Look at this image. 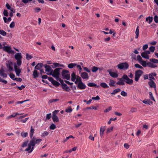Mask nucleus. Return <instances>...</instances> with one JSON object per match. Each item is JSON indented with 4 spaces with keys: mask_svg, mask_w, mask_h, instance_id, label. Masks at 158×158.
<instances>
[{
    "mask_svg": "<svg viewBox=\"0 0 158 158\" xmlns=\"http://www.w3.org/2000/svg\"><path fill=\"white\" fill-rule=\"evenodd\" d=\"M42 141L41 139H37L35 137H33L28 143L27 148L25 149V151H27L29 153H31L34 150L35 145L39 144Z\"/></svg>",
    "mask_w": 158,
    "mask_h": 158,
    "instance_id": "nucleus-1",
    "label": "nucleus"
},
{
    "mask_svg": "<svg viewBox=\"0 0 158 158\" xmlns=\"http://www.w3.org/2000/svg\"><path fill=\"white\" fill-rule=\"evenodd\" d=\"M62 69L61 68H57L53 71L52 74H51L53 77L56 78L57 80L60 81L61 79L59 78L60 75V71Z\"/></svg>",
    "mask_w": 158,
    "mask_h": 158,
    "instance_id": "nucleus-2",
    "label": "nucleus"
},
{
    "mask_svg": "<svg viewBox=\"0 0 158 158\" xmlns=\"http://www.w3.org/2000/svg\"><path fill=\"white\" fill-rule=\"evenodd\" d=\"M123 80H124L125 81H124L125 82L129 85H131L133 83V81L132 79H129L127 75H124L122 77L119 79V81H123Z\"/></svg>",
    "mask_w": 158,
    "mask_h": 158,
    "instance_id": "nucleus-3",
    "label": "nucleus"
},
{
    "mask_svg": "<svg viewBox=\"0 0 158 158\" xmlns=\"http://www.w3.org/2000/svg\"><path fill=\"white\" fill-rule=\"evenodd\" d=\"M15 58L17 60V63L18 66L22 64L21 60L22 58L21 53H17L15 56Z\"/></svg>",
    "mask_w": 158,
    "mask_h": 158,
    "instance_id": "nucleus-4",
    "label": "nucleus"
},
{
    "mask_svg": "<svg viewBox=\"0 0 158 158\" xmlns=\"http://www.w3.org/2000/svg\"><path fill=\"white\" fill-rule=\"evenodd\" d=\"M61 75L64 79L67 80H70V77L68 71L66 70H63L61 73Z\"/></svg>",
    "mask_w": 158,
    "mask_h": 158,
    "instance_id": "nucleus-5",
    "label": "nucleus"
},
{
    "mask_svg": "<svg viewBox=\"0 0 158 158\" xmlns=\"http://www.w3.org/2000/svg\"><path fill=\"white\" fill-rule=\"evenodd\" d=\"M118 68L120 69H127L128 68L129 65L127 63H124L118 64L117 65Z\"/></svg>",
    "mask_w": 158,
    "mask_h": 158,
    "instance_id": "nucleus-6",
    "label": "nucleus"
},
{
    "mask_svg": "<svg viewBox=\"0 0 158 158\" xmlns=\"http://www.w3.org/2000/svg\"><path fill=\"white\" fill-rule=\"evenodd\" d=\"M44 68H45V71L46 74L48 75H51L53 72V70L50 66L45 64L44 65Z\"/></svg>",
    "mask_w": 158,
    "mask_h": 158,
    "instance_id": "nucleus-7",
    "label": "nucleus"
},
{
    "mask_svg": "<svg viewBox=\"0 0 158 158\" xmlns=\"http://www.w3.org/2000/svg\"><path fill=\"white\" fill-rule=\"evenodd\" d=\"M58 111V110H55L52 113V118L54 122H57L59 121L58 117L56 115V114L57 113Z\"/></svg>",
    "mask_w": 158,
    "mask_h": 158,
    "instance_id": "nucleus-8",
    "label": "nucleus"
},
{
    "mask_svg": "<svg viewBox=\"0 0 158 158\" xmlns=\"http://www.w3.org/2000/svg\"><path fill=\"white\" fill-rule=\"evenodd\" d=\"M18 65L15 64L14 65L15 71V72L16 76L18 77H19L20 76V74L21 72L22 68H20L19 67Z\"/></svg>",
    "mask_w": 158,
    "mask_h": 158,
    "instance_id": "nucleus-9",
    "label": "nucleus"
},
{
    "mask_svg": "<svg viewBox=\"0 0 158 158\" xmlns=\"http://www.w3.org/2000/svg\"><path fill=\"white\" fill-rule=\"evenodd\" d=\"M6 67L10 71H13V63L10 61H8L6 63Z\"/></svg>",
    "mask_w": 158,
    "mask_h": 158,
    "instance_id": "nucleus-10",
    "label": "nucleus"
},
{
    "mask_svg": "<svg viewBox=\"0 0 158 158\" xmlns=\"http://www.w3.org/2000/svg\"><path fill=\"white\" fill-rule=\"evenodd\" d=\"M48 79L55 86H58L60 85V83L57 81L54 80L52 77H48Z\"/></svg>",
    "mask_w": 158,
    "mask_h": 158,
    "instance_id": "nucleus-11",
    "label": "nucleus"
},
{
    "mask_svg": "<svg viewBox=\"0 0 158 158\" xmlns=\"http://www.w3.org/2000/svg\"><path fill=\"white\" fill-rule=\"evenodd\" d=\"M150 52L149 51H146L143 52L141 54V56L143 58L146 59H149V56L148 55L150 54Z\"/></svg>",
    "mask_w": 158,
    "mask_h": 158,
    "instance_id": "nucleus-12",
    "label": "nucleus"
},
{
    "mask_svg": "<svg viewBox=\"0 0 158 158\" xmlns=\"http://www.w3.org/2000/svg\"><path fill=\"white\" fill-rule=\"evenodd\" d=\"M3 49L4 51L9 53L13 54L15 53L14 51L11 50L10 47L4 46L3 47Z\"/></svg>",
    "mask_w": 158,
    "mask_h": 158,
    "instance_id": "nucleus-13",
    "label": "nucleus"
},
{
    "mask_svg": "<svg viewBox=\"0 0 158 158\" xmlns=\"http://www.w3.org/2000/svg\"><path fill=\"white\" fill-rule=\"evenodd\" d=\"M139 63L144 67L148 66V63H146L145 61H143L142 58L139 55Z\"/></svg>",
    "mask_w": 158,
    "mask_h": 158,
    "instance_id": "nucleus-14",
    "label": "nucleus"
},
{
    "mask_svg": "<svg viewBox=\"0 0 158 158\" xmlns=\"http://www.w3.org/2000/svg\"><path fill=\"white\" fill-rule=\"evenodd\" d=\"M85 85L83 83L82 81L81 82L78 83L77 84V88L80 89H83L86 88Z\"/></svg>",
    "mask_w": 158,
    "mask_h": 158,
    "instance_id": "nucleus-15",
    "label": "nucleus"
},
{
    "mask_svg": "<svg viewBox=\"0 0 158 158\" xmlns=\"http://www.w3.org/2000/svg\"><path fill=\"white\" fill-rule=\"evenodd\" d=\"M107 71L109 73L110 76L113 77L117 78L118 77V75L117 73L111 72V70L110 69L107 70Z\"/></svg>",
    "mask_w": 158,
    "mask_h": 158,
    "instance_id": "nucleus-16",
    "label": "nucleus"
},
{
    "mask_svg": "<svg viewBox=\"0 0 158 158\" xmlns=\"http://www.w3.org/2000/svg\"><path fill=\"white\" fill-rule=\"evenodd\" d=\"M148 84L151 88H154L155 91H156V83L153 81H149L148 82Z\"/></svg>",
    "mask_w": 158,
    "mask_h": 158,
    "instance_id": "nucleus-17",
    "label": "nucleus"
},
{
    "mask_svg": "<svg viewBox=\"0 0 158 158\" xmlns=\"http://www.w3.org/2000/svg\"><path fill=\"white\" fill-rule=\"evenodd\" d=\"M81 76L83 79L87 80L89 78L88 74L85 72L81 73Z\"/></svg>",
    "mask_w": 158,
    "mask_h": 158,
    "instance_id": "nucleus-18",
    "label": "nucleus"
},
{
    "mask_svg": "<svg viewBox=\"0 0 158 158\" xmlns=\"http://www.w3.org/2000/svg\"><path fill=\"white\" fill-rule=\"evenodd\" d=\"M105 127H101L100 129V136L101 138H102L104 131H105L106 129Z\"/></svg>",
    "mask_w": 158,
    "mask_h": 158,
    "instance_id": "nucleus-19",
    "label": "nucleus"
},
{
    "mask_svg": "<svg viewBox=\"0 0 158 158\" xmlns=\"http://www.w3.org/2000/svg\"><path fill=\"white\" fill-rule=\"evenodd\" d=\"M0 76L3 78H6L7 77V74L4 73V71L3 69H1L0 70Z\"/></svg>",
    "mask_w": 158,
    "mask_h": 158,
    "instance_id": "nucleus-20",
    "label": "nucleus"
},
{
    "mask_svg": "<svg viewBox=\"0 0 158 158\" xmlns=\"http://www.w3.org/2000/svg\"><path fill=\"white\" fill-rule=\"evenodd\" d=\"M148 66L152 68H154L157 67V65L152 62L150 61L148 62Z\"/></svg>",
    "mask_w": 158,
    "mask_h": 158,
    "instance_id": "nucleus-21",
    "label": "nucleus"
},
{
    "mask_svg": "<svg viewBox=\"0 0 158 158\" xmlns=\"http://www.w3.org/2000/svg\"><path fill=\"white\" fill-rule=\"evenodd\" d=\"M143 102L146 104L149 105H151L153 103V102L151 101L149 99H145L143 101Z\"/></svg>",
    "mask_w": 158,
    "mask_h": 158,
    "instance_id": "nucleus-22",
    "label": "nucleus"
},
{
    "mask_svg": "<svg viewBox=\"0 0 158 158\" xmlns=\"http://www.w3.org/2000/svg\"><path fill=\"white\" fill-rule=\"evenodd\" d=\"M39 73H38L37 71L35 69L33 72V76L34 78L38 77L39 75Z\"/></svg>",
    "mask_w": 158,
    "mask_h": 158,
    "instance_id": "nucleus-23",
    "label": "nucleus"
},
{
    "mask_svg": "<svg viewBox=\"0 0 158 158\" xmlns=\"http://www.w3.org/2000/svg\"><path fill=\"white\" fill-rule=\"evenodd\" d=\"M77 76L75 73H73L71 74V80L73 81H74L76 79Z\"/></svg>",
    "mask_w": 158,
    "mask_h": 158,
    "instance_id": "nucleus-24",
    "label": "nucleus"
},
{
    "mask_svg": "<svg viewBox=\"0 0 158 158\" xmlns=\"http://www.w3.org/2000/svg\"><path fill=\"white\" fill-rule=\"evenodd\" d=\"M53 64L54 65V67H52L53 68H55L57 67H64V65L63 64H59L57 63H53Z\"/></svg>",
    "mask_w": 158,
    "mask_h": 158,
    "instance_id": "nucleus-25",
    "label": "nucleus"
},
{
    "mask_svg": "<svg viewBox=\"0 0 158 158\" xmlns=\"http://www.w3.org/2000/svg\"><path fill=\"white\" fill-rule=\"evenodd\" d=\"M75 80H76L74 81L75 83L76 84H78V83L81 82L82 81L81 77L78 76H77Z\"/></svg>",
    "mask_w": 158,
    "mask_h": 158,
    "instance_id": "nucleus-26",
    "label": "nucleus"
},
{
    "mask_svg": "<svg viewBox=\"0 0 158 158\" xmlns=\"http://www.w3.org/2000/svg\"><path fill=\"white\" fill-rule=\"evenodd\" d=\"M43 64L41 63H39L35 66V69H36L40 70V69L42 67Z\"/></svg>",
    "mask_w": 158,
    "mask_h": 158,
    "instance_id": "nucleus-27",
    "label": "nucleus"
},
{
    "mask_svg": "<svg viewBox=\"0 0 158 158\" xmlns=\"http://www.w3.org/2000/svg\"><path fill=\"white\" fill-rule=\"evenodd\" d=\"M115 82V81L114 80H110V82L109 83V85L110 86H114V84Z\"/></svg>",
    "mask_w": 158,
    "mask_h": 158,
    "instance_id": "nucleus-28",
    "label": "nucleus"
},
{
    "mask_svg": "<svg viewBox=\"0 0 158 158\" xmlns=\"http://www.w3.org/2000/svg\"><path fill=\"white\" fill-rule=\"evenodd\" d=\"M87 85L89 87H98V86H97L96 84L93 82L89 83Z\"/></svg>",
    "mask_w": 158,
    "mask_h": 158,
    "instance_id": "nucleus-29",
    "label": "nucleus"
},
{
    "mask_svg": "<svg viewBox=\"0 0 158 158\" xmlns=\"http://www.w3.org/2000/svg\"><path fill=\"white\" fill-rule=\"evenodd\" d=\"M153 20V18L151 16H149L146 18V21H148V23L150 24L152 22Z\"/></svg>",
    "mask_w": 158,
    "mask_h": 158,
    "instance_id": "nucleus-30",
    "label": "nucleus"
},
{
    "mask_svg": "<svg viewBox=\"0 0 158 158\" xmlns=\"http://www.w3.org/2000/svg\"><path fill=\"white\" fill-rule=\"evenodd\" d=\"M34 132V129L32 128V127L31 126L30 133V135L31 138H32L33 137V135Z\"/></svg>",
    "mask_w": 158,
    "mask_h": 158,
    "instance_id": "nucleus-31",
    "label": "nucleus"
},
{
    "mask_svg": "<svg viewBox=\"0 0 158 158\" xmlns=\"http://www.w3.org/2000/svg\"><path fill=\"white\" fill-rule=\"evenodd\" d=\"M63 88L66 91L69 92L70 90V89L67 86V85L65 84H64V86Z\"/></svg>",
    "mask_w": 158,
    "mask_h": 158,
    "instance_id": "nucleus-32",
    "label": "nucleus"
},
{
    "mask_svg": "<svg viewBox=\"0 0 158 158\" xmlns=\"http://www.w3.org/2000/svg\"><path fill=\"white\" fill-rule=\"evenodd\" d=\"M100 85L104 88H106L109 87L105 83H100Z\"/></svg>",
    "mask_w": 158,
    "mask_h": 158,
    "instance_id": "nucleus-33",
    "label": "nucleus"
},
{
    "mask_svg": "<svg viewBox=\"0 0 158 158\" xmlns=\"http://www.w3.org/2000/svg\"><path fill=\"white\" fill-rule=\"evenodd\" d=\"M149 95L150 98L152 100L155 102V100L151 92H149Z\"/></svg>",
    "mask_w": 158,
    "mask_h": 158,
    "instance_id": "nucleus-34",
    "label": "nucleus"
},
{
    "mask_svg": "<svg viewBox=\"0 0 158 158\" xmlns=\"http://www.w3.org/2000/svg\"><path fill=\"white\" fill-rule=\"evenodd\" d=\"M135 80L136 81H138V70H136L135 73Z\"/></svg>",
    "mask_w": 158,
    "mask_h": 158,
    "instance_id": "nucleus-35",
    "label": "nucleus"
},
{
    "mask_svg": "<svg viewBox=\"0 0 158 158\" xmlns=\"http://www.w3.org/2000/svg\"><path fill=\"white\" fill-rule=\"evenodd\" d=\"M77 64L75 63H70L68 64V67L70 69H72Z\"/></svg>",
    "mask_w": 158,
    "mask_h": 158,
    "instance_id": "nucleus-36",
    "label": "nucleus"
},
{
    "mask_svg": "<svg viewBox=\"0 0 158 158\" xmlns=\"http://www.w3.org/2000/svg\"><path fill=\"white\" fill-rule=\"evenodd\" d=\"M151 62H152L154 64H158V60L156 59H150Z\"/></svg>",
    "mask_w": 158,
    "mask_h": 158,
    "instance_id": "nucleus-37",
    "label": "nucleus"
},
{
    "mask_svg": "<svg viewBox=\"0 0 158 158\" xmlns=\"http://www.w3.org/2000/svg\"><path fill=\"white\" fill-rule=\"evenodd\" d=\"M72 111V110L70 106L69 107L65 109V111L67 113H70Z\"/></svg>",
    "mask_w": 158,
    "mask_h": 158,
    "instance_id": "nucleus-38",
    "label": "nucleus"
},
{
    "mask_svg": "<svg viewBox=\"0 0 158 158\" xmlns=\"http://www.w3.org/2000/svg\"><path fill=\"white\" fill-rule=\"evenodd\" d=\"M0 34L3 36H5L6 35V33L3 30H0Z\"/></svg>",
    "mask_w": 158,
    "mask_h": 158,
    "instance_id": "nucleus-39",
    "label": "nucleus"
},
{
    "mask_svg": "<svg viewBox=\"0 0 158 158\" xmlns=\"http://www.w3.org/2000/svg\"><path fill=\"white\" fill-rule=\"evenodd\" d=\"M21 135L23 137L25 138L27 136L28 133L27 132H22L21 133Z\"/></svg>",
    "mask_w": 158,
    "mask_h": 158,
    "instance_id": "nucleus-40",
    "label": "nucleus"
},
{
    "mask_svg": "<svg viewBox=\"0 0 158 158\" xmlns=\"http://www.w3.org/2000/svg\"><path fill=\"white\" fill-rule=\"evenodd\" d=\"M9 76H10V77L11 79H13L14 80H15V75L13 73H10V74L9 75Z\"/></svg>",
    "mask_w": 158,
    "mask_h": 158,
    "instance_id": "nucleus-41",
    "label": "nucleus"
},
{
    "mask_svg": "<svg viewBox=\"0 0 158 158\" xmlns=\"http://www.w3.org/2000/svg\"><path fill=\"white\" fill-rule=\"evenodd\" d=\"M28 141H26L25 142L23 143V144L22 146V147L23 148L26 147L27 146V144L28 145Z\"/></svg>",
    "mask_w": 158,
    "mask_h": 158,
    "instance_id": "nucleus-42",
    "label": "nucleus"
},
{
    "mask_svg": "<svg viewBox=\"0 0 158 158\" xmlns=\"http://www.w3.org/2000/svg\"><path fill=\"white\" fill-rule=\"evenodd\" d=\"M56 128V125L54 124H52L50 126V128L52 130H54Z\"/></svg>",
    "mask_w": 158,
    "mask_h": 158,
    "instance_id": "nucleus-43",
    "label": "nucleus"
},
{
    "mask_svg": "<svg viewBox=\"0 0 158 158\" xmlns=\"http://www.w3.org/2000/svg\"><path fill=\"white\" fill-rule=\"evenodd\" d=\"M122 81H118L117 82V84L119 85H125V83Z\"/></svg>",
    "mask_w": 158,
    "mask_h": 158,
    "instance_id": "nucleus-44",
    "label": "nucleus"
},
{
    "mask_svg": "<svg viewBox=\"0 0 158 158\" xmlns=\"http://www.w3.org/2000/svg\"><path fill=\"white\" fill-rule=\"evenodd\" d=\"M98 69V68L94 66L92 68V71L93 72H96Z\"/></svg>",
    "mask_w": 158,
    "mask_h": 158,
    "instance_id": "nucleus-45",
    "label": "nucleus"
},
{
    "mask_svg": "<svg viewBox=\"0 0 158 158\" xmlns=\"http://www.w3.org/2000/svg\"><path fill=\"white\" fill-rule=\"evenodd\" d=\"M48 134L49 133L48 132H47V131H45L42 134L41 136L42 137H45V136H47Z\"/></svg>",
    "mask_w": 158,
    "mask_h": 158,
    "instance_id": "nucleus-46",
    "label": "nucleus"
},
{
    "mask_svg": "<svg viewBox=\"0 0 158 158\" xmlns=\"http://www.w3.org/2000/svg\"><path fill=\"white\" fill-rule=\"evenodd\" d=\"M135 33L136 35L135 38L136 39H137L138 37V26L137 27Z\"/></svg>",
    "mask_w": 158,
    "mask_h": 158,
    "instance_id": "nucleus-47",
    "label": "nucleus"
},
{
    "mask_svg": "<svg viewBox=\"0 0 158 158\" xmlns=\"http://www.w3.org/2000/svg\"><path fill=\"white\" fill-rule=\"evenodd\" d=\"M149 49L150 52V51L152 52H153L155 50V47H154L151 46L149 48Z\"/></svg>",
    "mask_w": 158,
    "mask_h": 158,
    "instance_id": "nucleus-48",
    "label": "nucleus"
},
{
    "mask_svg": "<svg viewBox=\"0 0 158 158\" xmlns=\"http://www.w3.org/2000/svg\"><path fill=\"white\" fill-rule=\"evenodd\" d=\"M121 95H122L124 97L127 96V93L123 91L121 92Z\"/></svg>",
    "mask_w": 158,
    "mask_h": 158,
    "instance_id": "nucleus-49",
    "label": "nucleus"
},
{
    "mask_svg": "<svg viewBox=\"0 0 158 158\" xmlns=\"http://www.w3.org/2000/svg\"><path fill=\"white\" fill-rule=\"evenodd\" d=\"M29 100V99H27V100H24L23 101H18L16 102V103L17 104H22L24 102H25L27 101H28Z\"/></svg>",
    "mask_w": 158,
    "mask_h": 158,
    "instance_id": "nucleus-50",
    "label": "nucleus"
},
{
    "mask_svg": "<svg viewBox=\"0 0 158 158\" xmlns=\"http://www.w3.org/2000/svg\"><path fill=\"white\" fill-rule=\"evenodd\" d=\"M59 100V99H51L49 100V102L50 103H52L54 102H56Z\"/></svg>",
    "mask_w": 158,
    "mask_h": 158,
    "instance_id": "nucleus-51",
    "label": "nucleus"
},
{
    "mask_svg": "<svg viewBox=\"0 0 158 158\" xmlns=\"http://www.w3.org/2000/svg\"><path fill=\"white\" fill-rule=\"evenodd\" d=\"M132 58L135 60H138V56H136V55L134 54L132 55Z\"/></svg>",
    "mask_w": 158,
    "mask_h": 158,
    "instance_id": "nucleus-52",
    "label": "nucleus"
},
{
    "mask_svg": "<svg viewBox=\"0 0 158 158\" xmlns=\"http://www.w3.org/2000/svg\"><path fill=\"white\" fill-rule=\"evenodd\" d=\"M154 19L156 23H158V17L157 15H155L154 16Z\"/></svg>",
    "mask_w": 158,
    "mask_h": 158,
    "instance_id": "nucleus-53",
    "label": "nucleus"
},
{
    "mask_svg": "<svg viewBox=\"0 0 158 158\" xmlns=\"http://www.w3.org/2000/svg\"><path fill=\"white\" fill-rule=\"evenodd\" d=\"M112 109V107L111 106L109 107L108 108L106 109L104 111V112L107 113L109 111L111 110Z\"/></svg>",
    "mask_w": 158,
    "mask_h": 158,
    "instance_id": "nucleus-54",
    "label": "nucleus"
},
{
    "mask_svg": "<svg viewBox=\"0 0 158 158\" xmlns=\"http://www.w3.org/2000/svg\"><path fill=\"white\" fill-rule=\"evenodd\" d=\"M149 80H150V81H153V80H154L155 79L154 77L152 76L150 73L149 74Z\"/></svg>",
    "mask_w": 158,
    "mask_h": 158,
    "instance_id": "nucleus-55",
    "label": "nucleus"
},
{
    "mask_svg": "<svg viewBox=\"0 0 158 158\" xmlns=\"http://www.w3.org/2000/svg\"><path fill=\"white\" fill-rule=\"evenodd\" d=\"M15 26V23L14 22H12L10 25V27L11 28H13Z\"/></svg>",
    "mask_w": 158,
    "mask_h": 158,
    "instance_id": "nucleus-56",
    "label": "nucleus"
},
{
    "mask_svg": "<svg viewBox=\"0 0 158 158\" xmlns=\"http://www.w3.org/2000/svg\"><path fill=\"white\" fill-rule=\"evenodd\" d=\"M32 57L31 56L29 55L28 53L26 54V59L27 60H29L32 58Z\"/></svg>",
    "mask_w": 158,
    "mask_h": 158,
    "instance_id": "nucleus-57",
    "label": "nucleus"
},
{
    "mask_svg": "<svg viewBox=\"0 0 158 158\" xmlns=\"http://www.w3.org/2000/svg\"><path fill=\"white\" fill-rule=\"evenodd\" d=\"M51 113L47 114L46 116V118L47 119L49 120L51 118Z\"/></svg>",
    "mask_w": 158,
    "mask_h": 158,
    "instance_id": "nucleus-58",
    "label": "nucleus"
},
{
    "mask_svg": "<svg viewBox=\"0 0 158 158\" xmlns=\"http://www.w3.org/2000/svg\"><path fill=\"white\" fill-rule=\"evenodd\" d=\"M34 10L35 12L38 13L41 10V9L38 7H36L34 8Z\"/></svg>",
    "mask_w": 158,
    "mask_h": 158,
    "instance_id": "nucleus-59",
    "label": "nucleus"
},
{
    "mask_svg": "<svg viewBox=\"0 0 158 158\" xmlns=\"http://www.w3.org/2000/svg\"><path fill=\"white\" fill-rule=\"evenodd\" d=\"M32 0H22V2L24 4H27L29 2H31Z\"/></svg>",
    "mask_w": 158,
    "mask_h": 158,
    "instance_id": "nucleus-60",
    "label": "nucleus"
},
{
    "mask_svg": "<svg viewBox=\"0 0 158 158\" xmlns=\"http://www.w3.org/2000/svg\"><path fill=\"white\" fill-rule=\"evenodd\" d=\"M113 127H111L108 128L107 130V132L109 133V132H110L111 131H112L113 130Z\"/></svg>",
    "mask_w": 158,
    "mask_h": 158,
    "instance_id": "nucleus-61",
    "label": "nucleus"
},
{
    "mask_svg": "<svg viewBox=\"0 0 158 158\" xmlns=\"http://www.w3.org/2000/svg\"><path fill=\"white\" fill-rule=\"evenodd\" d=\"M100 99V98L98 96L96 97H94L92 98V99L94 100H99Z\"/></svg>",
    "mask_w": 158,
    "mask_h": 158,
    "instance_id": "nucleus-62",
    "label": "nucleus"
},
{
    "mask_svg": "<svg viewBox=\"0 0 158 158\" xmlns=\"http://www.w3.org/2000/svg\"><path fill=\"white\" fill-rule=\"evenodd\" d=\"M148 47V44H145L144 45L143 47V50H145L147 49Z\"/></svg>",
    "mask_w": 158,
    "mask_h": 158,
    "instance_id": "nucleus-63",
    "label": "nucleus"
},
{
    "mask_svg": "<svg viewBox=\"0 0 158 158\" xmlns=\"http://www.w3.org/2000/svg\"><path fill=\"white\" fill-rule=\"evenodd\" d=\"M3 14L4 16H8V13L6 10H5L3 11Z\"/></svg>",
    "mask_w": 158,
    "mask_h": 158,
    "instance_id": "nucleus-64",
    "label": "nucleus"
}]
</instances>
